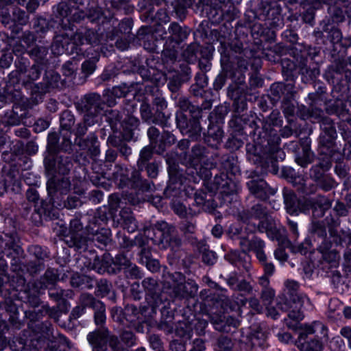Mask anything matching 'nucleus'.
<instances>
[{
    "instance_id": "1",
    "label": "nucleus",
    "mask_w": 351,
    "mask_h": 351,
    "mask_svg": "<svg viewBox=\"0 0 351 351\" xmlns=\"http://www.w3.org/2000/svg\"><path fill=\"white\" fill-rule=\"evenodd\" d=\"M57 132L49 133L47 138L49 155L44 159L45 172L49 178L47 189L53 208L62 210L66 207V150L58 145Z\"/></svg>"
},
{
    "instance_id": "2",
    "label": "nucleus",
    "mask_w": 351,
    "mask_h": 351,
    "mask_svg": "<svg viewBox=\"0 0 351 351\" xmlns=\"http://www.w3.org/2000/svg\"><path fill=\"white\" fill-rule=\"evenodd\" d=\"M66 17V3L60 2L53 8L51 26L55 29V36L51 45V50L58 56L64 53L65 45L66 25L64 19Z\"/></svg>"
},
{
    "instance_id": "3",
    "label": "nucleus",
    "mask_w": 351,
    "mask_h": 351,
    "mask_svg": "<svg viewBox=\"0 0 351 351\" xmlns=\"http://www.w3.org/2000/svg\"><path fill=\"white\" fill-rule=\"evenodd\" d=\"M326 220H312L308 232L315 241L319 243L318 250L325 256L332 247V243L327 237Z\"/></svg>"
},
{
    "instance_id": "4",
    "label": "nucleus",
    "mask_w": 351,
    "mask_h": 351,
    "mask_svg": "<svg viewBox=\"0 0 351 351\" xmlns=\"http://www.w3.org/2000/svg\"><path fill=\"white\" fill-rule=\"evenodd\" d=\"M248 179L247 186L250 193L256 198L264 200L267 199L270 195H274L276 193L267 185L256 170L250 173Z\"/></svg>"
},
{
    "instance_id": "5",
    "label": "nucleus",
    "mask_w": 351,
    "mask_h": 351,
    "mask_svg": "<svg viewBox=\"0 0 351 351\" xmlns=\"http://www.w3.org/2000/svg\"><path fill=\"white\" fill-rule=\"evenodd\" d=\"M221 62L222 66L232 67L234 63V58L236 55L243 54L245 57L252 56L253 51L250 49H243V44L239 41L232 42L226 45L221 43Z\"/></svg>"
},
{
    "instance_id": "6",
    "label": "nucleus",
    "mask_w": 351,
    "mask_h": 351,
    "mask_svg": "<svg viewBox=\"0 0 351 351\" xmlns=\"http://www.w3.org/2000/svg\"><path fill=\"white\" fill-rule=\"evenodd\" d=\"M257 228L260 232L266 233L270 239L285 243V230L271 215L261 220Z\"/></svg>"
},
{
    "instance_id": "7",
    "label": "nucleus",
    "mask_w": 351,
    "mask_h": 351,
    "mask_svg": "<svg viewBox=\"0 0 351 351\" xmlns=\"http://www.w3.org/2000/svg\"><path fill=\"white\" fill-rule=\"evenodd\" d=\"M239 246L242 253L247 254L249 252H254L258 261L265 259V243L260 237L256 235L240 237Z\"/></svg>"
},
{
    "instance_id": "8",
    "label": "nucleus",
    "mask_w": 351,
    "mask_h": 351,
    "mask_svg": "<svg viewBox=\"0 0 351 351\" xmlns=\"http://www.w3.org/2000/svg\"><path fill=\"white\" fill-rule=\"evenodd\" d=\"M1 22L5 26H8L12 32L17 34L21 31V26L27 23L29 18L25 12L19 8H12V16L9 12H4L3 8H1Z\"/></svg>"
},
{
    "instance_id": "9",
    "label": "nucleus",
    "mask_w": 351,
    "mask_h": 351,
    "mask_svg": "<svg viewBox=\"0 0 351 351\" xmlns=\"http://www.w3.org/2000/svg\"><path fill=\"white\" fill-rule=\"evenodd\" d=\"M142 285L148 295L146 298L147 305L151 308L152 313H155L156 308L162 302L159 297V284L154 278L148 277L142 281Z\"/></svg>"
},
{
    "instance_id": "10",
    "label": "nucleus",
    "mask_w": 351,
    "mask_h": 351,
    "mask_svg": "<svg viewBox=\"0 0 351 351\" xmlns=\"http://www.w3.org/2000/svg\"><path fill=\"white\" fill-rule=\"evenodd\" d=\"M176 122L182 134H187L193 139H197L200 136L202 128L199 119H190L188 121L185 115L180 114L177 116Z\"/></svg>"
},
{
    "instance_id": "11",
    "label": "nucleus",
    "mask_w": 351,
    "mask_h": 351,
    "mask_svg": "<svg viewBox=\"0 0 351 351\" xmlns=\"http://www.w3.org/2000/svg\"><path fill=\"white\" fill-rule=\"evenodd\" d=\"M8 240L5 243V247L3 251L4 255L12 258L11 265L13 270L16 271L19 268V256L23 253L22 248L17 244L18 237L16 234L7 235Z\"/></svg>"
},
{
    "instance_id": "12",
    "label": "nucleus",
    "mask_w": 351,
    "mask_h": 351,
    "mask_svg": "<svg viewBox=\"0 0 351 351\" xmlns=\"http://www.w3.org/2000/svg\"><path fill=\"white\" fill-rule=\"evenodd\" d=\"M283 197L287 213L291 215H298L299 213L306 211V199H298L296 195L290 189H283Z\"/></svg>"
},
{
    "instance_id": "13",
    "label": "nucleus",
    "mask_w": 351,
    "mask_h": 351,
    "mask_svg": "<svg viewBox=\"0 0 351 351\" xmlns=\"http://www.w3.org/2000/svg\"><path fill=\"white\" fill-rule=\"evenodd\" d=\"M306 211L312 210L314 219L321 218L326 210L331 207V202L325 196L318 195L313 198L306 199Z\"/></svg>"
},
{
    "instance_id": "14",
    "label": "nucleus",
    "mask_w": 351,
    "mask_h": 351,
    "mask_svg": "<svg viewBox=\"0 0 351 351\" xmlns=\"http://www.w3.org/2000/svg\"><path fill=\"white\" fill-rule=\"evenodd\" d=\"M304 301L291 302L287 298H279L277 308L282 311L288 312V317L295 321L299 322L304 318L301 308Z\"/></svg>"
},
{
    "instance_id": "15",
    "label": "nucleus",
    "mask_w": 351,
    "mask_h": 351,
    "mask_svg": "<svg viewBox=\"0 0 351 351\" xmlns=\"http://www.w3.org/2000/svg\"><path fill=\"white\" fill-rule=\"evenodd\" d=\"M103 102L97 93L86 95L81 100V109L88 115L97 116L102 110Z\"/></svg>"
},
{
    "instance_id": "16",
    "label": "nucleus",
    "mask_w": 351,
    "mask_h": 351,
    "mask_svg": "<svg viewBox=\"0 0 351 351\" xmlns=\"http://www.w3.org/2000/svg\"><path fill=\"white\" fill-rule=\"evenodd\" d=\"M135 108L134 106H129L123 110L125 117L121 122V126L128 140L133 138L134 131L138 128L140 123L138 119L132 114Z\"/></svg>"
},
{
    "instance_id": "17",
    "label": "nucleus",
    "mask_w": 351,
    "mask_h": 351,
    "mask_svg": "<svg viewBox=\"0 0 351 351\" xmlns=\"http://www.w3.org/2000/svg\"><path fill=\"white\" fill-rule=\"evenodd\" d=\"M71 232L70 241H67V245L69 247H75L76 250L86 249L87 239L82 237L78 231L82 229V225L77 219L72 220L70 222Z\"/></svg>"
},
{
    "instance_id": "18",
    "label": "nucleus",
    "mask_w": 351,
    "mask_h": 351,
    "mask_svg": "<svg viewBox=\"0 0 351 351\" xmlns=\"http://www.w3.org/2000/svg\"><path fill=\"white\" fill-rule=\"evenodd\" d=\"M156 227L162 233V242L174 246H179L181 244V240L176 236L175 226L162 221L158 222Z\"/></svg>"
},
{
    "instance_id": "19",
    "label": "nucleus",
    "mask_w": 351,
    "mask_h": 351,
    "mask_svg": "<svg viewBox=\"0 0 351 351\" xmlns=\"http://www.w3.org/2000/svg\"><path fill=\"white\" fill-rule=\"evenodd\" d=\"M198 286L193 280L184 281L173 286V293L176 298H187L194 297Z\"/></svg>"
},
{
    "instance_id": "20",
    "label": "nucleus",
    "mask_w": 351,
    "mask_h": 351,
    "mask_svg": "<svg viewBox=\"0 0 351 351\" xmlns=\"http://www.w3.org/2000/svg\"><path fill=\"white\" fill-rule=\"evenodd\" d=\"M270 215L268 213L267 208L261 204H257L252 206L249 210H243L240 213L241 219L247 223L250 219L254 218L260 221L267 218Z\"/></svg>"
},
{
    "instance_id": "21",
    "label": "nucleus",
    "mask_w": 351,
    "mask_h": 351,
    "mask_svg": "<svg viewBox=\"0 0 351 351\" xmlns=\"http://www.w3.org/2000/svg\"><path fill=\"white\" fill-rule=\"evenodd\" d=\"M285 289L281 298H287L291 302L304 301L305 296L300 294V284L293 280L288 279L285 282Z\"/></svg>"
},
{
    "instance_id": "22",
    "label": "nucleus",
    "mask_w": 351,
    "mask_h": 351,
    "mask_svg": "<svg viewBox=\"0 0 351 351\" xmlns=\"http://www.w3.org/2000/svg\"><path fill=\"white\" fill-rule=\"evenodd\" d=\"M321 128L324 134L328 137L325 141V136L320 137V143L330 147L332 144L333 139L337 136V132L333 121L329 117H323L321 121Z\"/></svg>"
},
{
    "instance_id": "23",
    "label": "nucleus",
    "mask_w": 351,
    "mask_h": 351,
    "mask_svg": "<svg viewBox=\"0 0 351 351\" xmlns=\"http://www.w3.org/2000/svg\"><path fill=\"white\" fill-rule=\"evenodd\" d=\"M75 143L82 149L87 150L91 157H96L100 153L97 138L94 134L89 135L85 139L76 140Z\"/></svg>"
},
{
    "instance_id": "24",
    "label": "nucleus",
    "mask_w": 351,
    "mask_h": 351,
    "mask_svg": "<svg viewBox=\"0 0 351 351\" xmlns=\"http://www.w3.org/2000/svg\"><path fill=\"white\" fill-rule=\"evenodd\" d=\"M326 335V329L325 326L319 322H314L311 324H305L301 327L298 341L301 342L304 340H308V335L318 333Z\"/></svg>"
},
{
    "instance_id": "25",
    "label": "nucleus",
    "mask_w": 351,
    "mask_h": 351,
    "mask_svg": "<svg viewBox=\"0 0 351 351\" xmlns=\"http://www.w3.org/2000/svg\"><path fill=\"white\" fill-rule=\"evenodd\" d=\"M213 184L217 189L226 194H231L235 188L234 182L230 179L226 173L221 172L214 177Z\"/></svg>"
},
{
    "instance_id": "26",
    "label": "nucleus",
    "mask_w": 351,
    "mask_h": 351,
    "mask_svg": "<svg viewBox=\"0 0 351 351\" xmlns=\"http://www.w3.org/2000/svg\"><path fill=\"white\" fill-rule=\"evenodd\" d=\"M108 330L107 329L97 330L90 332L87 339L94 348L103 350L106 346Z\"/></svg>"
},
{
    "instance_id": "27",
    "label": "nucleus",
    "mask_w": 351,
    "mask_h": 351,
    "mask_svg": "<svg viewBox=\"0 0 351 351\" xmlns=\"http://www.w3.org/2000/svg\"><path fill=\"white\" fill-rule=\"evenodd\" d=\"M302 154H299L296 158V162L302 167H306L308 164L313 162V154L311 152L310 142L308 139L301 141Z\"/></svg>"
},
{
    "instance_id": "28",
    "label": "nucleus",
    "mask_w": 351,
    "mask_h": 351,
    "mask_svg": "<svg viewBox=\"0 0 351 351\" xmlns=\"http://www.w3.org/2000/svg\"><path fill=\"white\" fill-rule=\"evenodd\" d=\"M168 31L171 37L178 45L187 38L189 29L186 27H182L178 23L173 22L169 25Z\"/></svg>"
},
{
    "instance_id": "29",
    "label": "nucleus",
    "mask_w": 351,
    "mask_h": 351,
    "mask_svg": "<svg viewBox=\"0 0 351 351\" xmlns=\"http://www.w3.org/2000/svg\"><path fill=\"white\" fill-rule=\"evenodd\" d=\"M249 341L252 347L254 348L264 350L268 346L267 336L261 328H257L250 333Z\"/></svg>"
},
{
    "instance_id": "30",
    "label": "nucleus",
    "mask_w": 351,
    "mask_h": 351,
    "mask_svg": "<svg viewBox=\"0 0 351 351\" xmlns=\"http://www.w3.org/2000/svg\"><path fill=\"white\" fill-rule=\"evenodd\" d=\"M129 182L132 188L141 190L143 191H150L153 184L152 182L147 181V180H143L139 171L136 170L132 171Z\"/></svg>"
},
{
    "instance_id": "31",
    "label": "nucleus",
    "mask_w": 351,
    "mask_h": 351,
    "mask_svg": "<svg viewBox=\"0 0 351 351\" xmlns=\"http://www.w3.org/2000/svg\"><path fill=\"white\" fill-rule=\"evenodd\" d=\"M130 91V88L125 84L113 87L111 90H108V93H110L111 95L108 94L106 95V104L108 106H114L115 104V100L113 97L118 98L123 97H125ZM104 97H106V95H104Z\"/></svg>"
},
{
    "instance_id": "32",
    "label": "nucleus",
    "mask_w": 351,
    "mask_h": 351,
    "mask_svg": "<svg viewBox=\"0 0 351 351\" xmlns=\"http://www.w3.org/2000/svg\"><path fill=\"white\" fill-rule=\"evenodd\" d=\"M325 220L328 227L329 234L333 239V241L336 244H341L342 236L340 234V231L338 230V228L340 226V220L335 219L332 217L330 218L327 217Z\"/></svg>"
},
{
    "instance_id": "33",
    "label": "nucleus",
    "mask_w": 351,
    "mask_h": 351,
    "mask_svg": "<svg viewBox=\"0 0 351 351\" xmlns=\"http://www.w3.org/2000/svg\"><path fill=\"white\" fill-rule=\"evenodd\" d=\"M116 261L121 265H123L127 267L126 274L127 276L131 278H141V271L137 266L135 265H132L131 262L124 256H117Z\"/></svg>"
},
{
    "instance_id": "34",
    "label": "nucleus",
    "mask_w": 351,
    "mask_h": 351,
    "mask_svg": "<svg viewBox=\"0 0 351 351\" xmlns=\"http://www.w3.org/2000/svg\"><path fill=\"white\" fill-rule=\"evenodd\" d=\"M299 67L304 82L313 81L319 75V70L316 66H308L305 62H300Z\"/></svg>"
},
{
    "instance_id": "35",
    "label": "nucleus",
    "mask_w": 351,
    "mask_h": 351,
    "mask_svg": "<svg viewBox=\"0 0 351 351\" xmlns=\"http://www.w3.org/2000/svg\"><path fill=\"white\" fill-rule=\"evenodd\" d=\"M194 201L197 206L202 207L204 210H213L215 206L214 200L212 198L208 199L207 194L204 192L195 193Z\"/></svg>"
},
{
    "instance_id": "36",
    "label": "nucleus",
    "mask_w": 351,
    "mask_h": 351,
    "mask_svg": "<svg viewBox=\"0 0 351 351\" xmlns=\"http://www.w3.org/2000/svg\"><path fill=\"white\" fill-rule=\"evenodd\" d=\"M198 249L202 254V261L209 265H213L217 260L215 252L209 250L204 241H200L197 244Z\"/></svg>"
},
{
    "instance_id": "37",
    "label": "nucleus",
    "mask_w": 351,
    "mask_h": 351,
    "mask_svg": "<svg viewBox=\"0 0 351 351\" xmlns=\"http://www.w3.org/2000/svg\"><path fill=\"white\" fill-rule=\"evenodd\" d=\"M49 84L45 82L34 84L32 87V99L36 104L43 100V95L49 90Z\"/></svg>"
},
{
    "instance_id": "38",
    "label": "nucleus",
    "mask_w": 351,
    "mask_h": 351,
    "mask_svg": "<svg viewBox=\"0 0 351 351\" xmlns=\"http://www.w3.org/2000/svg\"><path fill=\"white\" fill-rule=\"evenodd\" d=\"M298 348L300 351H322L323 346L320 341L317 339H311L298 341Z\"/></svg>"
},
{
    "instance_id": "39",
    "label": "nucleus",
    "mask_w": 351,
    "mask_h": 351,
    "mask_svg": "<svg viewBox=\"0 0 351 351\" xmlns=\"http://www.w3.org/2000/svg\"><path fill=\"white\" fill-rule=\"evenodd\" d=\"M226 259L232 265L240 263L246 271H249L251 267L250 261H243L241 256V253L238 250H232L225 256Z\"/></svg>"
},
{
    "instance_id": "40",
    "label": "nucleus",
    "mask_w": 351,
    "mask_h": 351,
    "mask_svg": "<svg viewBox=\"0 0 351 351\" xmlns=\"http://www.w3.org/2000/svg\"><path fill=\"white\" fill-rule=\"evenodd\" d=\"M176 142V138L173 134L168 131H164L161 135L158 147L156 150L157 153L162 154L163 153L167 147H169L174 144Z\"/></svg>"
},
{
    "instance_id": "41",
    "label": "nucleus",
    "mask_w": 351,
    "mask_h": 351,
    "mask_svg": "<svg viewBox=\"0 0 351 351\" xmlns=\"http://www.w3.org/2000/svg\"><path fill=\"white\" fill-rule=\"evenodd\" d=\"M205 147L200 145H195L192 147L191 153L189 156V162L191 165H197L204 158L205 154Z\"/></svg>"
},
{
    "instance_id": "42",
    "label": "nucleus",
    "mask_w": 351,
    "mask_h": 351,
    "mask_svg": "<svg viewBox=\"0 0 351 351\" xmlns=\"http://www.w3.org/2000/svg\"><path fill=\"white\" fill-rule=\"evenodd\" d=\"M178 58V51L174 46L171 47L166 45L162 52V60L165 64L170 65L173 64Z\"/></svg>"
},
{
    "instance_id": "43",
    "label": "nucleus",
    "mask_w": 351,
    "mask_h": 351,
    "mask_svg": "<svg viewBox=\"0 0 351 351\" xmlns=\"http://www.w3.org/2000/svg\"><path fill=\"white\" fill-rule=\"evenodd\" d=\"M106 121L110 124L112 130H117L118 123L121 124L122 115L116 110H108L105 112Z\"/></svg>"
},
{
    "instance_id": "44",
    "label": "nucleus",
    "mask_w": 351,
    "mask_h": 351,
    "mask_svg": "<svg viewBox=\"0 0 351 351\" xmlns=\"http://www.w3.org/2000/svg\"><path fill=\"white\" fill-rule=\"evenodd\" d=\"M121 217L123 221L124 228L128 232H133L137 229V224L134 217L126 210L121 211Z\"/></svg>"
},
{
    "instance_id": "45",
    "label": "nucleus",
    "mask_w": 351,
    "mask_h": 351,
    "mask_svg": "<svg viewBox=\"0 0 351 351\" xmlns=\"http://www.w3.org/2000/svg\"><path fill=\"white\" fill-rule=\"evenodd\" d=\"M80 302L84 308L87 306L92 308L93 310L100 307L102 304L101 301L96 300L92 295L88 293H82L81 295Z\"/></svg>"
},
{
    "instance_id": "46",
    "label": "nucleus",
    "mask_w": 351,
    "mask_h": 351,
    "mask_svg": "<svg viewBox=\"0 0 351 351\" xmlns=\"http://www.w3.org/2000/svg\"><path fill=\"white\" fill-rule=\"evenodd\" d=\"M110 231L108 229L101 228L93 235V241L97 242L98 243L106 245L110 241Z\"/></svg>"
},
{
    "instance_id": "47",
    "label": "nucleus",
    "mask_w": 351,
    "mask_h": 351,
    "mask_svg": "<svg viewBox=\"0 0 351 351\" xmlns=\"http://www.w3.org/2000/svg\"><path fill=\"white\" fill-rule=\"evenodd\" d=\"M96 285L95 294L99 297L103 298L107 295L112 289V284L106 279H101L97 282Z\"/></svg>"
},
{
    "instance_id": "48",
    "label": "nucleus",
    "mask_w": 351,
    "mask_h": 351,
    "mask_svg": "<svg viewBox=\"0 0 351 351\" xmlns=\"http://www.w3.org/2000/svg\"><path fill=\"white\" fill-rule=\"evenodd\" d=\"M153 156V149L149 146L145 147L140 153V157L138 160V167L142 169L147 161H149Z\"/></svg>"
},
{
    "instance_id": "49",
    "label": "nucleus",
    "mask_w": 351,
    "mask_h": 351,
    "mask_svg": "<svg viewBox=\"0 0 351 351\" xmlns=\"http://www.w3.org/2000/svg\"><path fill=\"white\" fill-rule=\"evenodd\" d=\"M233 345L230 338L221 335L217 339L216 351H232Z\"/></svg>"
},
{
    "instance_id": "50",
    "label": "nucleus",
    "mask_w": 351,
    "mask_h": 351,
    "mask_svg": "<svg viewBox=\"0 0 351 351\" xmlns=\"http://www.w3.org/2000/svg\"><path fill=\"white\" fill-rule=\"evenodd\" d=\"M33 26L36 32L41 34H45L49 29V27H51L49 21L43 17L36 19Z\"/></svg>"
},
{
    "instance_id": "51",
    "label": "nucleus",
    "mask_w": 351,
    "mask_h": 351,
    "mask_svg": "<svg viewBox=\"0 0 351 351\" xmlns=\"http://www.w3.org/2000/svg\"><path fill=\"white\" fill-rule=\"evenodd\" d=\"M298 182H294V185L298 187L297 189L301 193L305 195H309L315 192L317 186L315 184H312L308 186L307 183L303 178H298Z\"/></svg>"
},
{
    "instance_id": "52",
    "label": "nucleus",
    "mask_w": 351,
    "mask_h": 351,
    "mask_svg": "<svg viewBox=\"0 0 351 351\" xmlns=\"http://www.w3.org/2000/svg\"><path fill=\"white\" fill-rule=\"evenodd\" d=\"M226 326H218V330L223 332H232L239 326V322L233 317H226Z\"/></svg>"
},
{
    "instance_id": "53",
    "label": "nucleus",
    "mask_w": 351,
    "mask_h": 351,
    "mask_svg": "<svg viewBox=\"0 0 351 351\" xmlns=\"http://www.w3.org/2000/svg\"><path fill=\"white\" fill-rule=\"evenodd\" d=\"M14 2L23 6H25L27 10H34L38 5L36 0H0V3L2 5H11Z\"/></svg>"
},
{
    "instance_id": "54",
    "label": "nucleus",
    "mask_w": 351,
    "mask_h": 351,
    "mask_svg": "<svg viewBox=\"0 0 351 351\" xmlns=\"http://www.w3.org/2000/svg\"><path fill=\"white\" fill-rule=\"evenodd\" d=\"M315 176L317 182V185L324 191H328L335 186V182L330 177L323 176L322 178H319V176Z\"/></svg>"
},
{
    "instance_id": "55",
    "label": "nucleus",
    "mask_w": 351,
    "mask_h": 351,
    "mask_svg": "<svg viewBox=\"0 0 351 351\" xmlns=\"http://www.w3.org/2000/svg\"><path fill=\"white\" fill-rule=\"evenodd\" d=\"M43 69V66L38 64L32 65V67L26 71L27 77L28 79L26 83H30L31 82L38 80L42 73Z\"/></svg>"
},
{
    "instance_id": "56",
    "label": "nucleus",
    "mask_w": 351,
    "mask_h": 351,
    "mask_svg": "<svg viewBox=\"0 0 351 351\" xmlns=\"http://www.w3.org/2000/svg\"><path fill=\"white\" fill-rule=\"evenodd\" d=\"M285 243L282 244L290 247L291 252L293 253H300L302 255H305L308 252V248L304 245V243L296 244L295 242H293L294 243H291L287 237H285Z\"/></svg>"
},
{
    "instance_id": "57",
    "label": "nucleus",
    "mask_w": 351,
    "mask_h": 351,
    "mask_svg": "<svg viewBox=\"0 0 351 351\" xmlns=\"http://www.w3.org/2000/svg\"><path fill=\"white\" fill-rule=\"evenodd\" d=\"M254 53L252 56L249 55V57H245L243 54L236 55L234 58V63L237 64L238 68L241 71H244L247 69L248 64L253 57Z\"/></svg>"
},
{
    "instance_id": "58",
    "label": "nucleus",
    "mask_w": 351,
    "mask_h": 351,
    "mask_svg": "<svg viewBox=\"0 0 351 351\" xmlns=\"http://www.w3.org/2000/svg\"><path fill=\"white\" fill-rule=\"evenodd\" d=\"M140 111L143 120L151 123L152 119H154V114L152 112L150 105L147 102H143L141 106Z\"/></svg>"
},
{
    "instance_id": "59",
    "label": "nucleus",
    "mask_w": 351,
    "mask_h": 351,
    "mask_svg": "<svg viewBox=\"0 0 351 351\" xmlns=\"http://www.w3.org/2000/svg\"><path fill=\"white\" fill-rule=\"evenodd\" d=\"M95 323L96 325H103L106 322V308L102 303L100 307L96 308L95 310Z\"/></svg>"
},
{
    "instance_id": "60",
    "label": "nucleus",
    "mask_w": 351,
    "mask_h": 351,
    "mask_svg": "<svg viewBox=\"0 0 351 351\" xmlns=\"http://www.w3.org/2000/svg\"><path fill=\"white\" fill-rule=\"evenodd\" d=\"M48 53V49L46 47L36 46L29 51V55L38 60H43Z\"/></svg>"
},
{
    "instance_id": "61",
    "label": "nucleus",
    "mask_w": 351,
    "mask_h": 351,
    "mask_svg": "<svg viewBox=\"0 0 351 351\" xmlns=\"http://www.w3.org/2000/svg\"><path fill=\"white\" fill-rule=\"evenodd\" d=\"M221 167L227 173L232 171L234 167V160L232 156H223L221 158Z\"/></svg>"
},
{
    "instance_id": "62",
    "label": "nucleus",
    "mask_w": 351,
    "mask_h": 351,
    "mask_svg": "<svg viewBox=\"0 0 351 351\" xmlns=\"http://www.w3.org/2000/svg\"><path fill=\"white\" fill-rule=\"evenodd\" d=\"M282 112L285 117H293L295 114V107L294 104L288 99H284L282 104Z\"/></svg>"
},
{
    "instance_id": "63",
    "label": "nucleus",
    "mask_w": 351,
    "mask_h": 351,
    "mask_svg": "<svg viewBox=\"0 0 351 351\" xmlns=\"http://www.w3.org/2000/svg\"><path fill=\"white\" fill-rule=\"evenodd\" d=\"M198 45L196 43H191L183 51L182 56L187 62H191L195 57Z\"/></svg>"
},
{
    "instance_id": "64",
    "label": "nucleus",
    "mask_w": 351,
    "mask_h": 351,
    "mask_svg": "<svg viewBox=\"0 0 351 351\" xmlns=\"http://www.w3.org/2000/svg\"><path fill=\"white\" fill-rule=\"evenodd\" d=\"M180 228L185 235L193 234L195 232L196 225L193 221L185 220L180 223Z\"/></svg>"
}]
</instances>
